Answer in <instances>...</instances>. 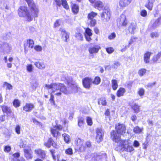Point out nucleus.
<instances>
[{"label": "nucleus", "mask_w": 161, "mask_h": 161, "mask_svg": "<svg viewBox=\"0 0 161 161\" xmlns=\"http://www.w3.org/2000/svg\"><path fill=\"white\" fill-rule=\"evenodd\" d=\"M35 153L42 159L45 158L46 155V151L41 148H38L34 150Z\"/></svg>", "instance_id": "12"}, {"label": "nucleus", "mask_w": 161, "mask_h": 161, "mask_svg": "<svg viewBox=\"0 0 161 161\" xmlns=\"http://www.w3.org/2000/svg\"><path fill=\"white\" fill-rule=\"evenodd\" d=\"M153 1L152 0H148L147 2L145 5V6L149 10L153 9Z\"/></svg>", "instance_id": "27"}, {"label": "nucleus", "mask_w": 161, "mask_h": 161, "mask_svg": "<svg viewBox=\"0 0 161 161\" xmlns=\"http://www.w3.org/2000/svg\"><path fill=\"white\" fill-rule=\"evenodd\" d=\"M59 31L62 33H64V34H65L64 37L65 38V41L66 42H67L69 40V35L66 31L64 29L61 28H60Z\"/></svg>", "instance_id": "34"}, {"label": "nucleus", "mask_w": 161, "mask_h": 161, "mask_svg": "<svg viewBox=\"0 0 161 161\" xmlns=\"http://www.w3.org/2000/svg\"><path fill=\"white\" fill-rule=\"evenodd\" d=\"M98 14L94 11H92L87 14V18L89 20L88 25L91 27H94L97 24V20L94 18L97 16Z\"/></svg>", "instance_id": "6"}, {"label": "nucleus", "mask_w": 161, "mask_h": 161, "mask_svg": "<svg viewBox=\"0 0 161 161\" xmlns=\"http://www.w3.org/2000/svg\"><path fill=\"white\" fill-rule=\"evenodd\" d=\"M148 145V142L147 140L145 141L144 143H142L143 148L146 150L147 148V147Z\"/></svg>", "instance_id": "61"}, {"label": "nucleus", "mask_w": 161, "mask_h": 161, "mask_svg": "<svg viewBox=\"0 0 161 161\" xmlns=\"http://www.w3.org/2000/svg\"><path fill=\"white\" fill-rule=\"evenodd\" d=\"M75 142L78 151L81 152L85 151L87 148H90L92 146L89 141L86 142L84 145L83 141L80 138H78Z\"/></svg>", "instance_id": "4"}, {"label": "nucleus", "mask_w": 161, "mask_h": 161, "mask_svg": "<svg viewBox=\"0 0 161 161\" xmlns=\"http://www.w3.org/2000/svg\"><path fill=\"white\" fill-rule=\"evenodd\" d=\"M161 23V17L158 18L152 25V28L154 29L159 26Z\"/></svg>", "instance_id": "31"}, {"label": "nucleus", "mask_w": 161, "mask_h": 161, "mask_svg": "<svg viewBox=\"0 0 161 161\" xmlns=\"http://www.w3.org/2000/svg\"><path fill=\"white\" fill-rule=\"evenodd\" d=\"M106 51L108 54H111L114 52V50L112 47H106L105 48Z\"/></svg>", "instance_id": "52"}, {"label": "nucleus", "mask_w": 161, "mask_h": 161, "mask_svg": "<svg viewBox=\"0 0 161 161\" xmlns=\"http://www.w3.org/2000/svg\"><path fill=\"white\" fill-rule=\"evenodd\" d=\"M72 11L75 14H77L79 12V7L76 4L74 3L71 5Z\"/></svg>", "instance_id": "30"}, {"label": "nucleus", "mask_w": 161, "mask_h": 161, "mask_svg": "<svg viewBox=\"0 0 161 161\" xmlns=\"http://www.w3.org/2000/svg\"><path fill=\"white\" fill-rule=\"evenodd\" d=\"M28 6L29 10L26 6H20L18 9V14L20 17H24L26 20L30 22L33 18H37L39 12L38 7L34 2L33 0H25Z\"/></svg>", "instance_id": "1"}, {"label": "nucleus", "mask_w": 161, "mask_h": 161, "mask_svg": "<svg viewBox=\"0 0 161 161\" xmlns=\"http://www.w3.org/2000/svg\"><path fill=\"white\" fill-rule=\"evenodd\" d=\"M152 53L149 51H146L143 56V60L145 63L147 64L149 63L150 56Z\"/></svg>", "instance_id": "24"}, {"label": "nucleus", "mask_w": 161, "mask_h": 161, "mask_svg": "<svg viewBox=\"0 0 161 161\" xmlns=\"http://www.w3.org/2000/svg\"><path fill=\"white\" fill-rule=\"evenodd\" d=\"M117 24L119 27H125L128 23L126 16L124 14H121L117 21Z\"/></svg>", "instance_id": "7"}, {"label": "nucleus", "mask_w": 161, "mask_h": 161, "mask_svg": "<svg viewBox=\"0 0 161 161\" xmlns=\"http://www.w3.org/2000/svg\"><path fill=\"white\" fill-rule=\"evenodd\" d=\"M101 79L98 76H96L92 80V83L95 85H98L101 82Z\"/></svg>", "instance_id": "37"}, {"label": "nucleus", "mask_w": 161, "mask_h": 161, "mask_svg": "<svg viewBox=\"0 0 161 161\" xmlns=\"http://www.w3.org/2000/svg\"><path fill=\"white\" fill-rule=\"evenodd\" d=\"M75 37L77 40L82 41L83 40V35L80 32L76 33L75 35Z\"/></svg>", "instance_id": "44"}, {"label": "nucleus", "mask_w": 161, "mask_h": 161, "mask_svg": "<svg viewBox=\"0 0 161 161\" xmlns=\"http://www.w3.org/2000/svg\"><path fill=\"white\" fill-rule=\"evenodd\" d=\"M63 129V127L61 125H55L51 129V132L54 137H57L60 135L59 130Z\"/></svg>", "instance_id": "8"}, {"label": "nucleus", "mask_w": 161, "mask_h": 161, "mask_svg": "<svg viewBox=\"0 0 161 161\" xmlns=\"http://www.w3.org/2000/svg\"><path fill=\"white\" fill-rule=\"evenodd\" d=\"M101 47L99 45H94L92 47H90L88 48V51L90 54V56L92 58H93L94 53H98L99 50L101 49Z\"/></svg>", "instance_id": "10"}, {"label": "nucleus", "mask_w": 161, "mask_h": 161, "mask_svg": "<svg viewBox=\"0 0 161 161\" xmlns=\"http://www.w3.org/2000/svg\"><path fill=\"white\" fill-rule=\"evenodd\" d=\"M140 15L143 17H145L147 15V12L145 9H142L140 12Z\"/></svg>", "instance_id": "56"}, {"label": "nucleus", "mask_w": 161, "mask_h": 161, "mask_svg": "<svg viewBox=\"0 0 161 161\" xmlns=\"http://www.w3.org/2000/svg\"><path fill=\"white\" fill-rule=\"evenodd\" d=\"M34 49L37 51L40 52L42 50V47L39 45H36L34 47Z\"/></svg>", "instance_id": "60"}, {"label": "nucleus", "mask_w": 161, "mask_h": 161, "mask_svg": "<svg viewBox=\"0 0 161 161\" xmlns=\"http://www.w3.org/2000/svg\"><path fill=\"white\" fill-rule=\"evenodd\" d=\"M11 148L10 146H5L4 147V151L5 152L8 153L10 152Z\"/></svg>", "instance_id": "57"}, {"label": "nucleus", "mask_w": 161, "mask_h": 161, "mask_svg": "<svg viewBox=\"0 0 161 161\" xmlns=\"http://www.w3.org/2000/svg\"><path fill=\"white\" fill-rule=\"evenodd\" d=\"M24 152L25 156L27 159H30L32 158L33 157L32 154V151L31 149H24Z\"/></svg>", "instance_id": "20"}, {"label": "nucleus", "mask_w": 161, "mask_h": 161, "mask_svg": "<svg viewBox=\"0 0 161 161\" xmlns=\"http://www.w3.org/2000/svg\"><path fill=\"white\" fill-rule=\"evenodd\" d=\"M34 45V41L29 39L27 40L26 42L24 44V47L25 51H27L28 48H32Z\"/></svg>", "instance_id": "13"}, {"label": "nucleus", "mask_w": 161, "mask_h": 161, "mask_svg": "<svg viewBox=\"0 0 161 161\" xmlns=\"http://www.w3.org/2000/svg\"><path fill=\"white\" fill-rule=\"evenodd\" d=\"M104 114L105 116L109 118L110 117V112L109 109H107L106 110L105 112L104 113Z\"/></svg>", "instance_id": "59"}, {"label": "nucleus", "mask_w": 161, "mask_h": 161, "mask_svg": "<svg viewBox=\"0 0 161 161\" xmlns=\"http://www.w3.org/2000/svg\"><path fill=\"white\" fill-rule=\"evenodd\" d=\"M34 105L31 103H27L23 107V110L25 112H31L34 108Z\"/></svg>", "instance_id": "16"}, {"label": "nucleus", "mask_w": 161, "mask_h": 161, "mask_svg": "<svg viewBox=\"0 0 161 161\" xmlns=\"http://www.w3.org/2000/svg\"><path fill=\"white\" fill-rule=\"evenodd\" d=\"M126 92V90L123 87H119L117 90L116 95L118 97H123L125 95Z\"/></svg>", "instance_id": "21"}, {"label": "nucleus", "mask_w": 161, "mask_h": 161, "mask_svg": "<svg viewBox=\"0 0 161 161\" xmlns=\"http://www.w3.org/2000/svg\"><path fill=\"white\" fill-rule=\"evenodd\" d=\"M134 150V149L132 146L128 145L127 147H126V149L124 150L126 152H130Z\"/></svg>", "instance_id": "54"}, {"label": "nucleus", "mask_w": 161, "mask_h": 161, "mask_svg": "<svg viewBox=\"0 0 161 161\" xmlns=\"http://www.w3.org/2000/svg\"><path fill=\"white\" fill-rule=\"evenodd\" d=\"M110 12L109 9H104L101 14V17L102 20L108 21L110 18Z\"/></svg>", "instance_id": "9"}, {"label": "nucleus", "mask_w": 161, "mask_h": 161, "mask_svg": "<svg viewBox=\"0 0 161 161\" xmlns=\"http://www.w3.org/2000/svg\"><path fill=\"white\" fill-rule=\"evenodd\" d=\"M161 56V52H159L157 54L153 56L152 61L154 63H156Z\"/></svg>", "instance_id": "40"}, {"label": "nucleus", "mask_w": 161, "mask_h": 161, "mask_svg": "<svg viewBox=\"0 0 161 161\" xmlns=\"http://www.w3.org/2000/svg\"><path fill=\"white\" fill-rule=\"evenodd\" d=\"M159 35L158 33L157 32H152L150 34V36L152 38L158 37Z\"/></svg>", "instance_id": "55"}, {"label": "nucleus", "mask_w": 161, "mask_h": 161, "mask_svg": "<svg viewBox=\"0 0 161 161\" xmlns=\"http://www.w3.org/2000/svg\"><path fill=\"white\" fill-rule=\"evenodd\" d=\"M70 87L72 90L75 92H77L80 89L78 85L74 83H71Z\"/></svg>", "instance_id": "32"}, {"label": "nucleus", "mask_w": 161, "mask_h": 161, "mask_svg": "<svg viewBox=\"0 0 161 161\" xmlns=\"http://www.w3.org/2000/svg\"><path fill=\"white\" fill-rule=\"evenodd\" d=\"M104 154L103 153H94L92 157V161H98V160L101 159L103 158Z\"/></svg>", "instance_id": "23"}, {"label": "nucleus", "mask_w": 161, "mask_h": 161, "mask_svg": "<svg viewBox=\"0 0 161 161\" xmlns=\"http://www.w3.org/2000/svg\"><path fill=\"white\" fill-rule=\"evenodd\" d=\"M3 86L6 87L7 89L11 90L12 89V86L9 83L6 82H4L3 84Z\"/></svg>", "instance_id": "48"}, {"label": "nucleus", "mask_w": 161, "mask_h": 161, "mask_svg": "<svg viewBox=\"0 0 161 161\" xmlns=\"http://www.w3.org/2000/svg\"><path fill=\"white\" fill-rule=\"evenodd\" d=\"M15 130L18 134H19L20 133V127L19 125H16L15 128Z\"/></svg>", "instance_id": "58"}, {"label": "nucleus", "mask_w": 161, "mask_h": 161, "mask_svg": "<svg viewBox=\"0 0 161 161\" xmlns=\"http://www.w3.org/2000/svg\"><path fill=\"white\" fill-rule=\"evenodd\" d=\"M130 119L133 121H135L137 119V117L136 115L135 114H133L131 116Z\"/></svg>", "instance_id": "63"}, {"label": "nucleus", "mask_w": 161, "mask_h": 161, "mask_svg": "<svg viewBox=\"0 0 161 161\" xmlns=\"http://www.w3.org/2000/svg\"><path fill=\"white\" fill-rule=\"evenodd\" d=\"M85 36L86 40L88 42H90L92 40L91 37L92 35V30L89 28H87L85 29Z\"/></svg>", "instance_id": "17"}, {"label": "nucleus", "mask_w": 161, "mask_h": 161, "mask_svg": "<svg viewBox=\"0 0 161 161\" xmlns=\"http://www.w3.org/2000/svg\"><path fill=\"white\" fill-rule=\"evenodd\" d=\"M143 130V128H140L138 126L135 127L133 129L134 132L136 134L141 133L142 132Z\"/></svg>", "instance_id": "38"}, {"label": "nucleus", "mask_w": 161, "mask_h": 161, "mask_svg": "<svg viewBox=\"0 0 161 161\" xmlns=\"http://www.w3.org/2000/svg\"><path fill=\"white\" fill-rule=\"evenodd\" d=\"M116 37V34L114 32H113L109 35L108 38L109 40H112Z\"/></svg>", "instance_id": "51"}, {"label": "nucleus", "mask_w": 161, "mask_h": 161, "mask_svg": "<svg viewBox=\"0 0 161 161\" xmlns=\"http://www.w3.org/2000/svg\"><path fill=\"white\" fill-rule=\"evenodd\" d=\"M133 0H119V5L121 8H124L129 5Z\"/></svg>", "instance_id": "22"}, {"label": "nucleus", "mask_w": 161, "mask_h": 161, "mask_svg": "<svg viewBox=\"0 0 161 161\" xmlns=\"http://www.w3.org/2000/svg\"><path fill=\"white\" fill-rule=\"evenodd\" d=\"M62 136L64 137V141L66 143L69 144L70 142L71 139L69 135L67 134L64 133L62 134Z\"/></svg>", "instance_id": "35"}, {"label": "nucleus", "mask_w": 161, "mask_h": 161, "mask_svg": "<svg viewBox=\"0 0 161 161\" xmlns=\"http://www.w3.org/2000/svg\"><path fill=\"white\" fill-rule=\"evenodd\" d=\"M139 145V143L136 140H135L133 142V146L135 147H137Z\"/></svg>", "instance_id": "64"}, {"label": "nucleus", "mask_w": 161, "mask_h": 161, "mask_svg": "<svg viewBox=\"0 0 161 161\" xmlns=\"http://www.w3.org/2000/svg\"><path fill=\"white\" fill-rule=\"evenodd\" d=\"M44 145L48 148H50L52 146L54 148H57V143L52 137L49 138L47 142L44 143Z\"/></svg>", "instance_id": "15"}, {"label": "nucleus", "mask_w": 161, "mask_h": 161, "mask_svg": "<svg viewBox=\"0 0 161 161\" xmlns=\"http://www.w3.org/2000/svg\"><path fill=\"white\" fill-rule=\"evenodd\" d=\"M96 139L97 142H102L103 140L104 136L103 133L101 129L97 128L96 130Z\"/></svg>", "instance_id": "14"}, {"label": "nucleus", "mask_w": 161, "mask_h": 161, "mask_svg": "<svg viewBox=\"0 0 161 161\" xmlns=\"http://www.w3.org/2000/svg\"><path fill=\"white\" fill-rule=\"evenodd\" d=\"M107 101L106 97H102L98 99V104L99 105H101L103 106L107 105Z\"/></svg>", "instance_id": "25"}, {"label": "nucleus", "mask_w": 161, "mask_h": 161, "mask_svg": "<svg viewBox=\"0 0 161 161\" xmlns=\"http://www.w3.org/2000/svg\"><path fill=\"white\" fill-rule=\"evenodd\" d=\"M66 0H62L61 5L63 6V7L66 10H68L69 9V7Z\"/></svg>", "instance_id": "46"}, {"label": "nucleus", "mask_w": 161, "mask_h": 161, "mask_svg": "<svg viewBox=\"0 0 161 161\" xmlns=\"http://www.w3.org/2000/svg\"><path fill=\"white\" fill-rule=\"evenodd\" d=\"M93 4H94V7L99 10L103 9L104 7L103 3L100 0H97Z\"/></svg>", "instance_id": "19"}, {"label": "nucleus", "mask_w": 161, "mask_h": 161, "mask_svg": "<svg viewBox=\"0 0 161 161\" xmlns=\"http://www.w3.org/2000/svg\"><path fill=\"white\" fill-rule=\"evenodd\" d=\"M26 70L29 72H31L33 71V67L31 64H28L26 66Z\"/></svg>", "instance_id": "49"}, {"label": "nucleus", "mask_w": 161, "mask_h": 161, "mask_svg": "<svg viewBox=\"0 0 161 161\" xmlns=\"http://www.w3.org/2000/svg\"><path fill=\"white\" fill-rule=\"evenodd\" d=\"M13 104L15 108H17L20 106L21 103L19 99H15L14 100L13 102Z\"/></svg>", "instance_id": "41"}, {"label": "nucleus", "mask_w": 161, "mask_h": 161, "mask_svg": "<svg viewBox=\"0 0 161 161\" xmlns=\"http://www.w3.org/2000/svg\"><path fill=\"white\" fill-rule=\"evenodd\" d=\"M131 108L135 113H137L140 111V106L136 103L131 105Z\"/></svg>", "instance_id": "28"}, {"label": "nucleus", "mask_w": 161, "mask_h": 161, "mask_svg": "<svg viewBox=\"0 0 161 161\" xmlns=\"http://www.w3.org/2000/svg\"><path fill=\"white\" fill-rule=\"evenodd\" d=\"M111 140L115 143L119 142V144L115 148V150L117 151L123 152L126 149V145L128 143L129 140H123L120 137V139L117 140H113V138H111Z\"/></svg>", "instance_id": "5"}, {"label": "nucleus", "mask_w": 161, "mask_h": 161, "mask_svg": "<svg viewBox=\"0 0 161 161\" xmlns=\"http://www.w3.org/2000/svg\"><path fill=\"white\" fill-rule=\"evenodd\" d=\"M45 86L48 89H55L56 90H59L65 94H67L69 93L66 86L61 83H52L50 85L46 84Z\"/></svg>", "instance_id": "3"}, {"label": "nucleus", "mask_w": 161, "mask_h": 161, "mask_svg": "<svg viewBox=\"0 0 161 161\" xmlns=\"http://www.w3.org/2000/svg\"><path fill=\"white\" fill-rule=\"evenodd\" d=\"M137 39V38L136 37L134 36H131L128 42V45H127L128 47H129L130 45L136 42Z\"/></svg>", "instance_id": "43"}, {"label": "nucleus", "mask_w": 161, "mask_h": 161, "mask_svg": "<svg viewBox=\"0 0 161 161\" xmlns=\"http://www.w3.org/2000/svg\"><path fill=\"white\" fill-rule=\"evenodd\" d=\"M145 90L143 88H140L138 89L137 93L140 97L143 96Z\"/></svg>", "instance_id": "45"}, {"label": "nucleus", "mask_w": 161, "mask_h": 161, "mask_svg": "<svg viewBox=\"0 0 161 161\" xmlns=\"http://www.w3.org/2000/svg\"><path fill=\"white\" fill-rule=\"evenodd\" d=\"M65 153L68 155H72L73 154V149L70 147L67 148L65 150Z\"/></svg>", "instance_id": "50"}, {"label": "nucleus", "mask_w": 161, "mask_h": 161, "mask_svg": "<svg viewBox=\"0 0 161 161\" xmlns=\"http://www.w3.org/2000/svg\"><path fill=\"white\" fill-rule=\"evenodd\" d=\"M92 82V79L88 77H86L82 80V83L84 87L89 89L91 87Z\"/></svg>", "instance_id": "11"}, {"label": "nucleus", "mask_w": 161, "mask_h": 161, "mask_svg": "<svg viewBox=\"0 0 161 161\" xmlns=\"http://www.w3.org/2000/svg\"><path fill=\"white\" fill-rule=\"evenodd\" d=\"M61 20L60 19H57L54 23V28H56L60 25Z\"/></svg>", "instance_id": "53"}, {"label": "nucleus", "mask_w": 161, "mask_h": 161, "mask_svg": "<svg viewBox=\"0 0 161 161\" xmlns=\"http://www.w3.org/2000/svg\"><path fill=\"white\" fill-rule=\"evenodd\" d=\"M55 1L57 6L59 7L61 6L62 0H55Z\"/></svg>", "instance_id": "62"}, {"label": "nucleus", "mask_w": 161, "mask_h": 161, "mask_svg": "<svg viewBox=\"0 0 161 161\" xmlns=\"http://www.w3.org/2000/svg\"><path fill=\"white\" fill-rule=\"evenodd\" d=\"M114 130H111L110 133V138L113 140L120 139V137L124 136L126 133V126L125 124L120 122L116 123L114 126Z\"/></svg>", "instance_id": "2"}, {"label": "nucleus", "mask_w": 161, "mask_h": 161, "mask_svg": "<svg viewBox=\"0 0 161 161\" xmlns=\"http://www.w3.org/2000/svg\"><path fill=\"white\" fill-rule=\"evenodd\" d=\"M35 65L39 69H42L45 68V66L43 63L40 62H36L34 63Z\"/></svg>", "instance_id": "39"}, {"label": "nucleus", "mask_w": 161, "mask_h": 161, "mask_svg": "<svg viewBox=\"0 0 161 161\" xmlns=\"http://www.w3.org/2000/svg\"><path fill=\"white\" fill-rule=\"evenodd\" d=\"M86 121L88 125L91 126L93 124L92 118L89 116H87L86 118Z\"/></svg>", "instance_id": "47"}, {"label": "nucleus", "mask_w": 161, "mask_h": 161, "mask_svg": "<svg viewBox=\"0 0 161 161\" xmlns=\"http://www.w3.org/2000/svg\"><path fill=\"white\" fill-rule=\"evenodd\" d=\"M147 70L144 68H141L138 71V74L140 77L143 76L146 73Z\"/></svg>", "instance_id": "42"}, {"label": "nucleus", "mask_w": 161, "mask_h": 161, "mask_svg": "<svg viewBox=\"0 0 161 161\" xmlns=\"http://www.w3.org/2000/svg\"><path fill=\"white\" fill-rule=\"evenodd\" d=\"M136 24L134 23H132L130 24L129 25L127 31L129 34H134L136 30Z\"/></svg>", "instance_id": "18"}, {"label": "nucleus", "mask_w": 161, "mask_h": 161, "mask_svg": "<svg viewBox=\"0 0 161 161\" xmlns=\"http://www.w3.org/2000/svg\"><path fill=\"white\" fill-rule=\"evenodd\" d=\"M1 107L3 112L4 113H6L7 115H8V114H10L12 113L10 108L8 106L2 105Z\"/></svg>", "instance_id": "26"}, {"label": "nucleus", "mask_w": 161, "mask_h": 161, "mask_svg": "<svg viewBox=\"0 0 161 161\" xmlns=\"http://www.w3.org/2000/svg\"><path fill=\"white\" fill-rule=\"evenodd\" d=\"M85 122L84 118L82 117H80L78 119V125L80 127H83Z\"/></svg>", "instance_id": "33"}, {"label": "nucleus", "mask_w": 161, "mask_h": 161, "mask_svg": "<svg viewBox=\"0 0 161 161\" xmlns=\"http://www.w3.org/2000/svg\"><path fill=\"white\" fill-rule=\"evenodd\" d=\"M111 86L113 90L115 91L118 87V82L116 79H112L111 80Z\"/></svg>", "instance_id": "29"}, {"label": "nucleus", "mask_w": 161, "mask_h": 161, "mask_svg": "<svg viewBox=\"0 0 161 161\" xmlns=\"http://www.w3.org/2000/svg\"><path fill=\"white\" fill-rule=\"evenodd\" d=\"M55 92L54 90H53L51 93H50V97L49 99V101L52 105H55V101L54 100V97L53 95V93Z\"/></svg>", "instance_id": "36"}]
</instances>
